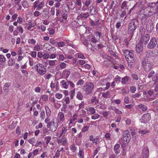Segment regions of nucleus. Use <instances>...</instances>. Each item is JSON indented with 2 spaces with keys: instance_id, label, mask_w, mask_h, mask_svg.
<instances>
[{
  "instance_id": "19",
  "label": "nucleus",
  "mask_w": 158,
  "mask_h": 158,
  "mask_svg": "<svg viewBox=\"0 0 158 158\" xmlns=\"http://www.w3.org/2000/svg\"><path fill=\"white\" fill-rule=\"evenodd\" d=\"M58 117L60 122H63L65 119L64 114L62 112H60L58 113Z\"/></svg>"
},
{
  "instance_id": "28",
  "label": "nucleus",
  "mask_w": 158,
  "mask_h": 158,
  "mask_svg": "<svg viewBox=\"0 0 158 158\" xmlns=\"http://www.w3.org/2000/svg\"><path fill=\"white\" fill-rule=\"evenodd\" d=\"M45 107L47 117H49L51 114V111L48 106H45Z\"/></svg>"
},
{
  "instance_id": "36",
  "label": "nucleus",
  "mask_w": 158,
  "mask_h": 158,
  "mask_svg": "<svg viewBox=\"0 0 158 158\" xmlns=\"http://www.w3.org/2000/svg\"><path fill=\"white\" fill-rule=\"evenodd\" d=\"M57 121V119L56 118H53L50 122V127L51 126H55V123H56V122Z\"/></svg>"
},
{
  "instance_id": "17",
  "label": "nucleus",
  "mask_w": 158,
  "mask_h": 158,
  "mask_svg": "<svg viewBox=\"0 0 158 158\" xmlns=\"http://www.w3.org/2000/svg\"><path fill=\"white\" fill-rule=\"evenodd\" d=\"M150 6L154 7L153 12L158 15V3H157L156 4L154 3H152L150 5Z\"/></svg>"
},
{
  "instance_id": "61",
  "label": "nucleus",
  "mask_w": 158,
  "mask_h": 158,
  "mask_svg": "<svg viewBox=\"0 0 158 158\" xmlns=\"http://www.w3.org/2000/svg\"><path fill=\"white\" fill-rule=\"evenodd\" d=\"M59 60L61 61H63L65 59L64 56L62 54H59Z\"/></svg>"
},
{
  "instance_id": "13",
  "label": "nucleus",
  "mask_w": 158,
  "mask_h": 158,
  "mask_svg": "<svg viewBox=\"0 0 158 158\" xmlns=\"http://www.w3.org/2000/svg\"><path fill=\"white\" fill-rule=\"evenodd\" d=\"M143 158H148L149 156V150L147 147H144L142 151Z\"/></svg>"
},
{
  "instance_id": "35",
  "label": "nucleus",
  "mask_w": 158,
  "mask_h": 158,
  "mask_svg": "<svg viewBox=\"0 0 158 158\" xmlns=\"http://www.w3.org/2000/svg\"><path fill=\"white\" fill-rule=\"evenodd\" d=\"M47 30L48 31L49 34L50 35H52L55 33V30L53 28L49 27L48 28Z\"/></svg>"
},
{
  "instance_id": "51",
  "label": "nucleus",
  "mask_w": 158,
  "mask_h": 158,
  "mask_svg": "<svg viewBox=\"0 0 158 158\" xmlns=\"http://www.w3.org/2000/svg\"><path fill=\"white\" fill-rule=\"evenodd\" d=\"M110 94L109 92L108 91L104 93L102 95V97L104 98H108Z\"/></svg>"
},
{
  "instance_id": "33",
  "label": "nucleus",
  "mask_w": 158,
  "mask_h": 158,
  "mask_svg": "<svg viewBox=\"0 0 158 158\" xmlns=\"http://www.w3.org/2000/svg\"><path fill=\"white\" fill-rule=\"evenodd\" d=\"M91 102L92 103H94L95 105H97L98 103V100L97 99L96 97L93 98L91 100Z\"/></svg>"
},
{
  "instance_id": "34",
  "label": "nucleus",
  "mask_w": 158,
  "mask_h": 158,
  "mask_svg": "<svg viewBox=\"0 0 158 158\" xmlns=\"http://www.w3.org/2000/svg\"><path fill=\"white\" fill-rule=\"evenodd\" d=\"M78 156L80 158H83L84 157V152L83 150L80 149Z\"/></svg>"
},
{
  "instance_id": "2",
  "label": "nucleus",
  "mask_w": 158,
  "mask_h": 158,
  "mask_svg": "<svg viewBox=\"0 0 158 158\" xmlns=\"http://www.w3.org/2000/svg\"><path fill=\"white\" fill-rule=\"evenodd\" d=\"M94 87V85L93 83L91 82H87L84 85L83 89L86 95H89L92 92Z\"/></svg>"
},
{
  "instance_id": "62",
  "label": "nucleus",
  "mask_w": 158,
  "mask_h": 158,
  "mask_svg": "<svg viewBox=\"0 0 158 158\" xmlns=\"http://www.w3.org/2000/svg\"><path fill=\"white\" fill-rule=\"evenodd\" d=\"M43 59H47L49 58V55L48 53H44L43 55Z\"/></svg>"
},
{
  "instance_id": "15",
  "label": "nucleus",
  "mask_w": 158,
  "mask_h": 158,
  "mask_svg": "<svg viewBox=\"0 0 158 158\" xmlns=\"http://www.w3.org/2000/svg\"><path fill=\"white\" fill-rule=\"evenodd\" d=\"M120 145L119 143H117L114 148V151L116 154H118L120 153L121 151Z\"/></svg>"
},
{
  "instance_id": "29",
  "label": "nucleus",
  "mask_w": 158,
  "mask_h": 158,
  "mask_svg": "<svg viewBox=\"0 0 158 158\" xmlns=\"http://www.w3.org/2000/svg\"><path fill=\"white\" fill-rule=\"evenodd\" d=\"M70 74L69 72L66 70H64L62 73L63 76L65 78H67Z\"/></svg>"
},
{
  "instance_id": "30",
  "label": "nucleus",
  "mask_w": 158,
  "mask_h": 158,
  "mask_svg": "<svg viewBox=\"0 0 158 158\" xmlns=\"http://www.w3.org/2000/svg\"><path fill=\"white\" fill-rule=\"evenodd\" d=\"M33 50L34 51L39 52L42 50V48L39 45L37 44L35 45L34 47Z\"/></svg>"
},
{
  "instance_id": "52",
  "label": "nucleus",
  "mask_w": 158,
  "mask_h": 158,
  "mask_svg": "<svg viewBox=\"0 0 158 158\" xmlns=\"http://www.w3.org/2000/svg\"><path fill=\"white\" fill-rule=\"evenodd\" d=\"M148 132L149 131L148 130H140L138 131V133H139L143 134V135L145 134Z\"/></svg>"
},
{
  "instance_id": "23",
  "label": "nucleus",
  "mask_w": 158,
  "mask_h": 158,
  "mask_svg": "<svg viewBox=\"0 0 158 158\" xmlns=\"http://www.w3.org/2000/svg\"><path fill=\"white\" fill-rule=\"evenodd\" d=\"M21 4L24 8H28L29 6V3L26 0H23L21 2Z\"/></svg>"
},
{
  "instance_id": "32",
  "label": "nucleus",
  "mask_w": 158,
  "mask_h": 158,
  "mask_svg": "<svg viewBox=\"0 0 158 158\" xmlns=\"http://www.w3.org/2000/svg\"><path fill=\"white\" fill-rule=\"evenodd\" d=\"M36 42V41L32 38L29 39L28 41V43L29 44L34 45Z\"/></svg>"
},
{
  "instance_id": "24",
  "label": "nucleus",
  "mask_w": 158,
  "mask_h": 158,
  "mask_svg": "<svg viewBox=\"0 0 158 158\" xmlns=\"http://www.w3.org/2000/svg\"><path fill=\"white\" fill-rule=\"evenodd\" d=\"M15 60L14 58H11L9 59L8 61L7 64L8 66H11L15 63Z\"/></svg>"
},
{
  "instance_id": "41",
  "label": "nucleus",
  "mask_w": 158,
  "mask_h": 158,
  "mask_svg": "<svg viewBox=\"0 0 158 158\" xmlns=\"http://www.w3.org/2000/svg\"><path fill=\"white\" fill-rule=\"evenodd\" d=\"M55 96L56 98L58 99H61L63 95L62 94L60 93H56L55 94Z\"/></svg>"
},
{
  "instance_id": "7",
  "label": "nucleus",
  "mask_w": 158,
  "mask_h": 158,
  "mask_svg": "<svg viewBox=\"0 0 158 158\" xmlns=\"http://www.w3.org/2000/svg\"><path fill=\"white\" fill-rule=\"evenodd\" d=\"M136 23L137 22L135 21V20L133 19L132 20L128 25V30L129 31L132 32L134 31L137 28V25Z\"/></svg>"
},
{
  "instance_id": "53",
  "label": "nucleus",
  "mask_w": 158,
  "mask_h": 158,
  "mask_svg": "<svg viewBox=\"0 0 158 158\" xmlns=\"http://www.w3.org/2000/svg\"><path fill=\"white\" fill-rule=\"evenodd\" d=\"M29 63L31 66H32L34 65V61L33 59L30 57H29Z\"/></svg>"
},
{
  "instance_id": "55",
  "label": "nucleus",
  "mask_w": 158,
  "mask_h": 158,
  "mask_svg": "<svg viewBox=\"0 0 158 158\" xmlns=\"http://www.w3.org/2000/svg\"><path fill=\"white\" fill-rule=\"evenodd\" d=\"M66 65L64 62H62L60 64V68L61 69H64L65 68Z\"/></svg>"
},
{
  "instance_id": "26",
  "label": "nucleus",
  "mask_w": 158,
  "mask_h": 158,
  "mask_svg": "<svg viewBox=\"0 0 158 158\" xmlns=\"http://www.w3.org/2000/svg\"><path fill=\"white\" fill-rule=\"evenodd\" d=\"M44 122L45 123L47 124V127L48 128L50 127V119L49 117H47L45 119Z\"/></svg>"
},
{
  "instance_id": "14",
  "label": "nucleus",
  "mask_w": 158,
  "mask_h": 158,
  "mask_svg": "<svg viewBox=\"0 0 158 158\" xmlns=\"http://www.w3.org/2000/svg\"><path fill=\"white\" fill-rule=\"evenodd\" d=\"M143 44L141 42L139 41V43L137 44L136 47V51L138 53H140L143 49V47L142 46Z\"/></svg>"
},
{
  "instance_id": "39",
  "label": "nucleus",
  "mask_w": 158,
  "mask_h": 158,
  "mask_svg": "<svg viewBox=\"0 0 158 158\" xmlns=\"http://www.w3.org/2000/svg\"><path fill=\"white\" fill-rule=\"evenodd\" d=\"M6 58L3 55H0V62L3 63L6 62Z\"/></svg>"
},
{
  "instance_id": "31",
  "label": "nucleus",
  "mask_w": 158,
  "mask_h": 158,
  "mask_svg": "<svg viewBox=\"0 0 158 158\" xmlns=\"http://www.w3.org/2000/svg\"><path fill=\"white\" fill-rule=\"evenodd\" d=\"M125 121L127 125L130 126L131 125V119L128 118H125Z\"/></svg>"
},
{
  "instance_id": "45",
  "label": "nucleus",
  "mask_w": 158,
  "mask_h": 158,
  "mask_svg": "<svg viewBox=\"0 0 158 158\" xmlns=\"http://www.w3.org/2000/svg\"><path fill=\"white\" fill-rule=\"evenodd\" d=\"M56 60H49L48 61V64L50 66H54L56 62Z\"/></svg>"
},
{
  "instance_id": "50",
  "label": "nucleus",
  "mask_w": 158,
  "mask_h": 158,
  "mask_svg": "<svg viewBox=\"0 0 158 158\" xmlns=\"http://www.w3.org/2000/svg\"><path fill=\"white\" fill-rule=\"evenodd\" d=\"M17 29L19 31V32L22 34L23 32V30L21 26H19L17 27Z\"/></svg>"
},
{
  "instance_id": "56",
  "label": "nucleus",
  "mask_w": 158,
  "mask_h": 158,
  "mask_svg": "<svg viewBox=\"0 0 158 158\" xmlns=\"http://www.w3.org/2000/svg\"><path fill=\"white\" fill-rule=\"evenodd\" d=\"M68 84L70 87H72L73 88H74L75 86V85L73 83L72 81H68Z\"/></svg>"
},
{
  "instance_id": "5",
  "label": "nucleus",
  "mask_w": 158,
  "mask_h": 158,
  "mask_svg": "<svg viewBox=\"0 0 158 158\" xmlns=\"http://www.w3.org/2000/svg\"><path fill=\"white\" fill-rule=\"evenodd\" d=\"M36 67L37 71L40 74L43 75L45 73L46 68L42 64H38L36 65Z\"/></svg>"
},
{
  "instance_id": "3",
  "label": "nucleus",
  "mask_w": 158,
  "mask_h": 158,
  "mask_svg": "<svg viewBox=\"0 0 158 158\" xmlns=\"http://www.w3.org/2000/svg\"><path fill=\"white\" fill-rule=\"evenodd\" d=\"M146 19H142V24H146V30L148 33L151 32L153 28V23L151 20L148 19L146 20Z\"/></svg>"
},
{
  "instance_id": "63",
  "label": "nucleus",
  "mask_w": 158,
  "mask_h": 158,
  "mask_svg": "<svg viewBox=\"0 0 158 158\" xmlns=\"http://www.w3.org/2000/svg\"><path fill=\"white\" fill-rule=\"evenodd\" d=\"M131 92L132 93H134L136 91V89L135 86H131L130 87Z\"/></svg>"
},
{
  "instance_id": "37",
  "label": "nucleus",
  "mask_w": 158,
  "mask_h": 158,
  "mask_svg": "<svg viewBox=\"0 0 158 158\" xmlns=\"http://www.w3.org/2000/svg\"><path fill=\"white\" fill-rule=\"evenodd\" d=\"M77 98L80 100H82L83 98V96L81 92H78L77 95Z\"/></svg>"
},
{
  "instance_id": "1",
  "label": "nucleus",
  "mask_w": 158,
  "mask_h": 158,
  "mask_svg": "<svg viewBox=\"0 0 158 158\" xmlns=\"http://www.w3.org/2000/svg\"><path fill=\"white\" fill-rule=\"evenodd\" d=\"M123 52L124 54L126 60L128 62V66L131 67V64H130L133 63L135 60V58L133 56V51L132 50L129 51L128 50H125L123 51Z\"/></svg>"
},
{
  "instance_id": "10",
  "label": "nucleus",
  "mask_w": 158,
  "mask_h": 158,
  "mask_svg": "<svg viewBox=\"0 0 158 158\" xmlns=\"http://www.w3.org/2000/svg\"><path fill=\"white\" fill-rule=\"evenodd\" d=\"M123 139L127 142L128 143L129 141L130 137L129 131L128 130H126L123 132Z\"/></svg>"
},
{
  "instance_id": "20",
  "label": "nucleus",
  "mask_w": 158,
  "mask_h": 158,
  "mask_svg": "<svg viewBox=\"0 0 158 158\" xmlns=\"http://www.w3.org/2000/svg\"><path fill=\"white\" fill-rule=\"evenodd\" d=\"M44 48L46 49V50L50 51V50H52L55 49V48L52 46H51L48 43H45L44 45Z\"/></svg>"
},
{
  "instance_id": "6",
  "label": "nucleus",
  "mask_w": 158,
  "mask_h": 158,
  "mask_svg": "<svg viewBox=\"0 0 158 158\" xmlns=\"http://www.w3.org/2000/svg\"><path fill=\"white\" fill-rule=\"evenodd\" d=\"M44 2L42 1L40 3L39 1H36L33 3V6L35 8H37V9L40 10L42 9L44 6Z\"/></svg>"
},
{
  "instance_id": "9",
  "label": "nucleus",
  "mask_w": 158,
  "mask_h": 158,
  "mask_svg": "<svg viewBox=\"0 0 158 158\" xmlns=\"http://www.w3.org/2000/svg\"><path fill=\"white\" fill-rule=\"evenodd\" d=\"M150 118L151 116L150 114L147 113L144 114L140 120L142 123H146L149 122Z\"/></svg>"
},
{
  "instance_id": "22",
  "label": "nucleus",
  "mask_w": 158,
  "mask_h": 158,
  "mask_svg": "<svg viewBox=\"0 0 158 158\" xmlns=\"http://www.w3.org/2000/svg\"><path fill=\"white\" fill-rule=\"evenodd\" d=\"M46 28V27L43 24H41L40 26H38L37 27V29L39 30V31L42 32L45 31Z\"/></svg>"
},
{
  "instance_id": "18",
  "label": "nucleus",
  "mask_w": 158,
  "mask_h": 158,
  "mask_svg": "<svg viewBox=\"0 0 158 158\" xmlns=\"http://www.w3.org/2000/svg\"><path fill=\"white\" fill-rule=\"evenodd\" d=\"M68 129H67V127L65 126H63L62 127L61 130L60 131V134L59 137H60L66 133Z\"/></svg>"
},
{
  "instance_id": "57",
  "label": "nucleus",
  "mask_w": 158,
  "mask_h": 158,
  "mask_svg": "<svg viewBox=\"0 0 158 158\" xmlns=\"http://www.w3.org/2000/svg\"><path fill=\"white\" fill-rule=\"evenodd\" d=\"M57 45L59 47H62L65 45V44L64 42H60L58 43Z\"/></svg>"
},
{
  "instance_id": "43",
  "label": "nucleus",
  "mask_w": 158,
  "mask_h": 158,
  "mask_svg": "<svg viewBox=\"0 0 158 158\" xmlns=\"http://www.w3.org/2000/svg\"><path fill=\"white\" fill-rule=\"evenodd\" d=\"M44 139L46 141V144H48V143H49L51 139V137L50 136H46Z\"/></svg>"
},
{
  "instance_id": "12",
  "label": "nucleus",
  "mask_w": 158,
  "mask_h": 158,
  "mask_svg": "<svg viewBox=\"0 0 158 158\" xmlns=\"http://www.w3.org/2000/svg\"><path fill=\"white\" fill-rule=\"evenodd\" d=\"M50 87L53 90L56 92L58 91L59 89L58 82L55 81L54 83L52 82L50 85Z\"/></svg>"
},
{
  "instance_id": "11",
  "label": "nucleus",
  "mask_w": 158,
  "mask_h": 158,
  "mask_svg": "<svg viewBox=\"0 0 158 158\" xmlns=\"http://www.w3.org/2000/svg\"><path fill=\"white\" fill-rule=\"evenodd\" d=\"M150 40V35L149 34H147L143 37H141L140 42H141L142 44L143 43L145 44H146Z\"/></svg>"
},
{
  "instance_id": "46",
  "label": "nucleus",
  "mask_w": 158,
  "mask_h": 158,
  "mask_svg": "<svg viewBox=\"0 0 158 158\" xmlns=\"http://www.w3.org/2000/svg\"><path fill=\"white\" fill-rule=\"evenodd\" d=\"M40 117L42 119H44L45 117V112L44 110H42L40 113Z\"/></svg>"
},
{
  "instance_id": "38",
  "label": "nucleus",
  "mask_w": 158,
  "mask_h": 158,
  "mask_svg": "<svg viewBox=\"0 0 158 158\" xmlns=\"http://www.w3.org/2000/svg\"><path fill=\"white\" fill-rule=\"evenodd\" d=\"M68 121L69 122V128H71L72 126H74V121L72 120L70 118Z\"/></svg>"
},
{
  "instance_id": "49",
  "label": "nucleus",
  "mask_w": 158,
  "mask_h": 158,
  "mask_svg": "<svg viewBox=\"0 0 158 158\" xmlns=\"http://www.w3.org/2000/svg\"><path fill=\"white\" fill-rule=\"evenodd\" d=\"M30 54L31 57L33 58H35L36 57L37 52L35 51L31 52Z\"/></svg>"
},
{
  "instance_id": "54",
  "label": "nucleus",
  "mask_w": 158,
  "mask_h": 158,
  "mask_svg": "<svg viewBox=\"0 0 158 158\" xmlns=\"http://www.w3.org/2000/svg\"><path fill=\"white\" fill-rule=\"evenodd\" d=\"M114 80L117 83L120 82L121 80V77L118 76H116L115 77Z\"/></svg>"
},
{
  "instance_id": "48",
  "label": "nucleus",
  "mask_w": 158,
  "mask_h": 158,
  "mask_svg": "<svg viewBox=\"0 0 158 158\" xmlns=\"http://www.w3.org/2000/svg\"><path fill=\"white\" fill-rule=\"evenodd\" d=\"M129 79V77L127 76H126L124 77H123L122 78V82L123 83H126L128 81Z\"/></svg>"
},
{
  "instance_id": "25",
  "label": "nucleus",
  "mask_w": 158,
  "mask_h": 158,
  "mask_svg": "<svg viewBox=\"0 0 158 158\" xmlns=\"http://www.w3.org/2000/svg\"><path fill=\"white\" fill-rule=\"evenodd\" d=\"M36 24V22L35 23H32L31 21L29 20L28 22L29 26L27 27V28L28 30H30L32 27H34Z\"/></svg>"
},
{
  "instance_id": "8",
  "label": "nucleus",
  "mask_w": 158,
  "mask_h": 158,
  "mask_svg": "<svg viewBox=\"0 0 158 158\" xmlns=\"http://www.w3.org/2000/svg\"><path fill=\"white\" fill-rule=\"evenodd\" d=\"M157 44V41L156 38L153 37L151 39L149 43L147 45V47L149 49H153L156 47Z\"/></svg>"
},
{
  "instance_id": "4",
  "label": "nucleus",
  "mask_w": 158,
  "mask_h": 158,
  "mask_svg": "<svg viewBox=\"0 0 158 158\" xmlns=\"http://www.w3.org/2000/svg\"><path fill=\"white\" fill-rule=\"evenodd\" d=\"M143 68L146 72H148L150 71L152 68V65L150 62L144 60L142 62Z\"/></svg>"
},
{
  "instance_id": "21",
  "label": "nucleus",
  "mask_w": 158,
  "mask_h": 158,
  "mask_svg": "<svg viewBox=\"0 0 158 158\" xmlns=\"http://www.w3.org/2000/svg\"><path fill=\"white\" fill-rule=\"evenodd\" d=\"M61 111H64L65 113L67 114L68 116H69L71 114V112L70 110H69V109L67 108L66 106H64L62 108L61 110Z\"/></svg>"
},
{
  "instance_id": "64",
  "label": "nucleus",
  "mask_w": 158,
  "mask_h": 158,
  "mask_svg": "<svg viewBox=\"0 0 158 158\" xmlns=\"http://www.w3.org/2000/svg\"><path fill=\"white\" fill-rule=\"evenodd\" d=\"M153 81H155L156 83H158V76H157L153 77L152 78Z\"/></svg>"
},
{
  "instance_id": "47",
  "label": "nucleus",
  "mask_w": 158,
  "mask_h": 158,
  "mask_svg": "<svg viewBox=\"0 0 158 158\" xmlns=\"http://www.w3.org/2000/svg\"><path fill=\"white\" fill-rule=\"evenodd\" d=\"M100 116V115L97 114H94L93 115L91 116V118L92 119L95 120L98 119Z\"/></svg>"
},
{
  "instance_id": "40",
  "label": "nucleus",
  "mask_w": 158,
  "mask_h": 158,
  "mask_svg": "<svg viewBox=\"0 0 158 158\" xmlns=\"http://www.w3.org/2000/svg\"><path fill=\"white\" fill-rule=\"evenodd\" d=\"M138 107L139 108L141 109L143 111L146 110L147 109V107L146 106L142 104L139 105Z\"/></svg>"
},
{
  "instance_id": "58",
  "label": "nucleus",
  "mask_w": 158,
  "mask_h": 158,
  "mask_svg": "<svg viewBox=\"0 0 158 158\" xmlns=\"http://www.w3.org/2000/svg\"><path fill=\"white\" fill-rule=\"evenodd\" d=\"M43 55L44 54H43L42 52L41 51L38 52L37 54L38 57L40 58H41L43 57Z\"/></svg>"
},
{
  "instance_id": "16",
  "label": "nucleus",
  "mask_w": 158,
  "mask_h": 158,
  "mask_svg": "<svg viewBox=\"0 0 158 158\" xmlns=\"http://www.w3.org/2000/svg\"><path fill=\"white\" fill-rule=\"evenodd\" d=\"M60 85L62 88L65 89H67L69 87L68 81L62 80L60 81Z\"/></svg>"
},
{
  "instance_id": "44",
  "label": "nucleus",
  "mask_w": 158,
  "mask_h": 158,
  "mask_svg": "<svg viewBox=\"0 0 158 158\" xmlns=\"http://www.w3.org/2000/svg\"><path fill=\"white\" fill-rule=\"evenodd\" d=\"M89 127L88 126H84L81 129V131L82 132H85L86 131L89 129Z\"/></svg>"
},
{
  "instance_id": "42",
  "label": "nucleus",
  "mask_w": 158,
  "mask_h": 158,
  "mask_svg": "<svg viewBox=\"0 0 158 158\" xmlns=\"http://www.w3.org/2000/svg\"><path fill=\"white\" fill-rule=\"evenodd\" d=\"M89 111L91 114H94L95 113V110L93 107H90L89 109Z\"/></svg>"
},
{
  "instance_id": "59",
  "label": "nucleus",
  "mask_w": 158,
  "mask_h": 158,
  "mask_svg": "<svg viewBox=\"0 0 158 158\" xmlns=\"http://www.w3.org/2000/svg\"><path fill=\"white\" fill-rule=\"evenodd\" d=\"M129 129L131 132V135L132 136H133L134 135H135V129L133 127H129Z\"/></svg>"
},
{
  "instance_id": "27",
  "label": "nucleus",
  "mask_w": 158,
  "mask_h": 158,
  "mask_svg": "<svg viewBox=\"0 0 158 158\" xmlns=\"http://www.w3.org/2000/svg\"><path fill=\"white\" fill-rule=\"evenodd\" d=\"M89 15V13L87 12L85 13H81L80 14V16L81 18L86 19Z\"/></svg>"
},
{
  "instance_id": "60",
  "label": "nucleus",
  "mask_w": 158,
  "mask_h": 158,
  "mask_svg": "<svg viewBox=\"0 0 158 158\" xmlns=\"http://www.w3.org/2000/svg\"><path fill=\"white\" fill-rule=\"evenodd\" d=\"M77 117L78 115L77 114H73V117L70 118L74 121H75L77 119Z\"/></svg>"
}]
</instances>
